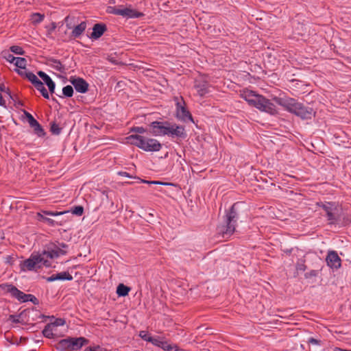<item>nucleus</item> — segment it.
Instances as JSON below:
<instances>
[{
    "mask_svg": "<svg viewBox=\"0 0 351 351\" xmlns=\"http://www.w3.org/2000/svg\"><path fill=\"white\" fill-rule=\"evenodd\" d=\"M147 130L154 136H167L175 141H182L187 137L184 125L169 121H152L149 124Z\"/></svg>",
    "mask_w": 351,
    "mask_h": 351,
    "instance_id": "f257e3e1",
    "label": "nucleus"
},
{
    "mask_svg": "<svg viewBox=\"0 0 351 351\" xmlns=\"http://www.w3.org/2000/svg\"><path fill=\"white\" fill-rule=\"evenodd\" d=\"M65 254V251L58 247L49 248L42 253H33L29 258L21 263V270L37 271L43 267H49L53 259Z\"/></svg>",
    "mask_w": 351,
    "mask_h": 351,
    "instance_id": "f03ea898",
    "label": "nucleus"
},
{
    "mask_svg": "<svg viewBox=\"0 0 351 351\" xmlns=\"http://www.w3.org/2000/svg\"><path fill=\"white\" fill-rule=\"evenodd\" d=\"M131 143L145 152H158L161 147L160 143L155 139L141 135L132 134L130 136Z\"/></svg>",
    "mask_w": 351,
    "mask_h": 351,
    "instance_id": "7ed1b4c3",
    "label": "nucleus"
},
{
    "mask_svg": "<svg viewBox=\"0 0 351 351\" xmlns=\"http://www.w3.org/2000/svg\"><path fill=\"white\" fill-rule=\"evenodd\" d=\"M88 341L84 337H69L62 339L58 343V348L62 350H78L87 343Z\"/></svg>",
    "mask_w": 351,
    "mask_h": 351,
    "instance_id": "20e7f679",
    "label": "nucleus"
},
{
    "mask_svg": "<svg viewBox=\"0 0 351 351\" xmlns=\"http://www.w3.org/2000/svg\"><path fill=\"white\" fill-rule=\"evenodd\" d=\"M236 219L237 213L234 211V206H232L226 216V225L219 228V232L223 234V237H228L234 232Z\"/></svg>",
    "mask_w": 351,
    "mask_h": 351,
    "instance_id": "39448f33",
    "label": "nucleus"
},
{
    "mask_svg": "<svg viewBox=\"0 0 351 351\" xmlns=\"http://www.w3.org/2000/svg\"><path fill=\"white\" fill-rule=\"evenodd\" d=\"M74 20V17L71 18L69 16H67L64 19L66 28L72 29L71 36L74 38H79L86 30L87 24L86 21H82L80 23L75 25Z\"/></svg>",
    "mask_w": 351,
    "mask_h": 351,
    "instance_id": "423d86ee",
    "label": "nucleus"
},
{
    "mask_svg": "<svg viewBox=\"0 0 351 351\" xmlns=\"http://www.w3.org/2000/svg\"><path fill=\"white\" fill-rule=\"evenodd\" d=\"M252 107L272 115L277 113L276 106L269 99L261 95L258 96Z\"/></svg>",
    "mask_w": 351,
    "mask_h": 351,
    "instance_id": "0eeeda50",
    "label": "nucleus"
},
{
    "mask_svg": "<svg viewBox=\"0 0 351 351\" xmlns=\"http://www.w3.org/2000/svg\"><path fill=\"white\" fill-rule=\"evenodd\" d=\"M176 100V117L182 121L187 122L190 121L194 123L193 118L189 111L185 107V102L182 98L181 101L178 97L175 98Z\"/></svg>",
    "mask_w": 351,
    "mask_h": 351,
    "instance_id": "6e6552de",
    "label": "nucleus"
},
{
    "mask_svg": "<svg viewBox=\"0 0 351 351\" xmlns=\"http://www.w3.org/2000/svg\"><path fill=\"white\" fill-rule=\"evenodd\" d=\"M275 101L279 106H282L287 111L290 113L293 114L295 111V109L298 106L300 102H298L296 99L291 97H276Z\"/></svg>",
    "mask_w": 351,
    "mask_h": 351,
    "instance_id": "1a4fd4ad",
    "label": "nucleus"
},
{
    "mask_svg": "<svg viewBox=\"0 0 351 351\" xmlns=\"http://www.w3.org/2000/svg\"><path fill=\"white\" fill-rule=\"evenodd\" d=\"M323 210L326 212L328 217V220L330 223H335L337 220V216L339 213V208L335 204L332 202L321 203L319 204Z\"/></svg>",
    "mask_w": 351,
    "mask_h": 351,
    "instance_id": "9d476101",
    "label": "nucleus"
},
{
    "mask_svg": "<svg viewBox=\"0 0 351 351\" xmlns=\"http://www.w3.org/2000/svg\"><path fill=\"white\" fill-rule=\"evenodd\" d=\"M293 114L300 117L302 119L308 120L311 119L313 117H314L315 112L311 107L304 106L303 104L300 103Z\"/></svg>",
    "mask_w": 351,
    "mask_h": 351,
    "instance_id": "9b49d317",
    "label": "nucleus"
},
{
    "mask_svg": "<svg viewBox=\"0 0 351 351\" xmlns=\"http://www.w3.org/2000/svg\"><path fill=\"white\" fill-rule=\"evenodd\" d=\"M327 265L332 269H337L341 265V260L335 251H329L326 258Z\"/></svg>",
    "mask_w": 351,
    "mask_h": 351,
    "instance_id": "f8f14e48",
    "label": "nucleus"
},
{
    "mask_svg": "<svg viewBox=\"0 0 351 351\" xmlns=\"http://www.w3.org/2000/svg\"><path fill=\"white\" fill-rule=\"evenodd\" d=\"M29 125L34 129L35 134L39 136H43L45 132L38 121L28 112H24Z\"/></svg>",
    "mask_w": 351,
    "mask_h": 351,
    "instance_id": "ddd939ff",
    "label": "nucleus"
},
{
    "mask_svg": "<svg viewBox=\"0 0 351 351\" xmlns=\"http://www.w3.org/2000/svg\"><path fill=\"white\" fill-rule=\"evenodd\" d=\"M70 82L75 90L80 93H86L88 90V82L82 77H72Z\"/></svg>",
    "mask_w": 351,
    "mask_h": 351,
    "instance_id": "4468645a",
    "label": "nucleus"
},
{
    "mask_svg": "<svg viewBox=\"0 0 351 351\" xmlns=\"http://www.w3.org/2000/svg\"><path fill=\"white\" fill-rule=\"evenodd\" d=\"M107 30L106 25L103 23H95L93 27V32L89 38L93 40H98Z\"/></svg>",
    "mask_w": 351,
    "mask_h": 351,
    "instance_id": "2eb2a0df",
    "label": "nucleus"
},
{
    "mask_svg": "<svg viewBox=\"0 0 351 351\" xmlns=\"http://www.w3.org/2000/svg\"><path fill=\"white\" fill-rule=\"evenodd\" d=\"M8 291L12 294V296L15 297L19 301L25 302H27L29 298H32L33 295L31 294H25L23 292L21 291L15 287L8 285Z\"/></svg>",
    "mask_w": 351,
    "mask_h": 351,
    "instance_id": "dca6fc26",
    "label": "nucleus"
},
{
    "mask_svg": "<svg viewBox=\"0 0 351 351\" xmlns=\"http://www.w3.org/2000/svg\"><path fill=\"white\" fill-rule=\"evenodd\" d=\"M258 95L253 90H247L241 93V97L247 101L250 106H252Z\"/></svg>",
    "mask_w": 351,
    "mask_h": 351,
    "instance_id": "f3484780",
    "label": "nucleus"
},
{
    "mask_svg": "<svg viewBox=\"0 0 351 351\" xmlns=\"http://www.w3.org/2000/svg\"><path fill=\"white\" fill-rule=\"evenodd\" d=\"M151 343L165 351H168L169 350L171 345V343H169L165 338L160 337H153Z\"/></svg>",
    "mask_w": 351,
    "mask_h": 351,
    "instance_id": "a211bd4d",
    "label": "nucleus"
},
{
    "mask_svg": "<svg viewBox=\"0 0 351 351\" xmlns=\"http://www.w3.org/2000/svg\"><path fill=\"white\" fill-rule=\"evenodd\" d=\"M73 279L72 276L66 271L60 272L56 274H53L50 277L47 278V281L49 282H53L55 280H71Z\"/></svg>",
    "mask_w": 351,
    "mask_h": 351,
    "instance_id": "6ab92c4d",
    "label": "nucleus"
},
{
    "mask_svg": "<svg viewBox=\"0 0 351 351\" xmlns=\"http://www.w3.org/2000/svg\"><path fill=\"white\" fill-rule=\"evenodd\" d=\"M48 64L49 66L60 73H64L65 71V66L58 59L54 58H49Z\"/></svg>",
    "mask_w": 351,
    "mask_h": 351,
    "instance_id": "aec40b11",
    "label": "nucleus"
},
{
    "mask_svg": "<svg viewBox=\"0 0 351 351\" xmlns=\"http://www.w3.org/2000/svg\"><path fill=\"white\" fill-rule=\"evenodd\" d=\"M144 14L141 12H138L132 8H125V14L124 16L125 19H138L143 16Z\"/></svg>",
    "mask_w": 351,
    "mask_h": 351,
    "instance_id": "412c9836",
    "label": "nucleus"
},
{
    "mask_svg": "<svg viewBox=\"0 0 351 351\" xmlns=\"http://www.w3.org/2000/svg\"><path fill=\"white\" fill-rule=\"evenodd\" d=\"M25 77L36 87L39 84L42 82L41 80H40L37 75H36L33 72L29 71L27 73H25Z\"/></svg>",
    "mask_w": 351,
    "mask_h": 351,
    "instance_id": "4be33fe9",
    "label": "nucleus"
},
{
    "mask_svg": "<svg viewBox=\"0 0 351 351\" xmlns=\"http://www.w3.org/2000/svg\"><path fill=\"white\" fill-rule=\"evenodd\" d=\"M54 328L53 324H48L43 330V335L49 339L53 338Z\"/></svg>",
    "mask_w": 351,
    "mask_h": 351,
    "instance_id": "5701e85b",
    "label": "nucleus"
},
{
    "mask_svg": "<svg viewBox=\"0 0 351 351\" xmlns=\"http://www.w3.org/2000/svg\"><path fill=\"white\" fill-rule=\"evenodd\" d=\"M130 291V287L124 285L123 284H119L117 288V294L119 296H126L128 295Z\"/></svg>",
    "mask_w": 351,
    "mask_h": 351,
    "instance_id": "b1692460",
    "label": "nucleus"
},
{
    "mask_svg": "<svg viewBox=\"0 0 351 351\" xmlns=\"http://www.w3.org/2000/svg\"><path fill=\"white\" fill-rule=\"evenodd\" d=\"M198 95L201 97L205 95L208 93L207 85L205 83H199L195 85Z\"/></svg>",
    "mask_w": 351,
    "mask_h": 351,
    "instance_id": "393cba45",
    "label": "nucleus"
},
{
    "mask_svg": "<svg viewBox=\"0 0 351 351\" xmlns=\"http://www.w3.org/2000/svg\"><path fill=\"white\" fill-rule=\"evenodd\" d=\"M14 64L21 69H25L27 65V60L25 58L16 57Z\"/></svg>",
    "mask_w": 351,
    "mask_h": 351,
    "instance_id": "a878e982",
    "label": "nucleus"
},
{
    "mask_svg": "<svg viewBox=\"0 0 351 351\" xmlns=\"http://www.w3.org/2000/svg\"><path fill=\"white\" fill-rule=\"evenodd\" d=\"M38 91H39L42 96L47 99H49V94L47 91V90L45 88L43 82H42L40 84H39L37 86L35 87Z\"/></svg>",
    "mask_w": 351,
    "mask_h": 351,
    "instance_id": "bb28decb",
    "label": "nucleus"
},
{
    "mask_svg": "<svg viewBox=\"0 0 351 351\" xmlns=\"http://www.w3.org/2000/svg\"><path fill=\"white\" fill-rule=\"evenodd\" d=\"M62 95L64 97H71L73 95V87L72 85H66L62 88Z\"/></svg>",
    "mask_w": 351,
    "mask_h": 351,
    "instance_id": "cd10ccee",
    "label": "nucleus"
},
{
    "mask_svg": "<svg viewBox=\"0 0 351 351\" xmlns=\"http://www.w3.org/2000/svg\"><path fill=\"white\" fill-rule=\"evenodd\" d=\"M38 76H39L43 81V84H47L48 82L52 80L51 77L43 71L37 72Z\"/></svg>",
    "mask_w": 351,
    "mask_h": 351,
    "instance_id": "c85d7f7f",
    "label": "nucleus"
},
{
    "mask_svg": "<svg viewBox=\"0 0 351 351\" xmlns=\"http://www.w3.org/2000/svg\"><path fill=\"white\" fill-rule=\"evenodd\" d=\"M10 51L16 55H24L25 51L23 49L18 45H12L10 47Z\"/></svg>",
    "mask_w": 351,
    "mask_h": 351,
    "instance_id": "c756f323",
    "label": "nucleus"
},
{
    "mask_svg": "<svg viewBox=\"0 0 351 351\" xmlns=\"http://www.w3.org/2000/svg\"><path fill=\"white\" fill-rule=\"evenodd\" d=\"M44 19V15L38 12L33 13L32 15V23L34 24H38Z\"/></svg>",
    "mask_w": 351,
    "mask_h": 351,
    "instance_id": "7c9ffc66",
    "label": "nucleus"
},
{
    "mask_svg": "<svg viewBox=\"0 0 351 351\" xmlns=\"http://www.w3.org/2000/svg\"><path fill=\"white\" fill-rule=\"evenodd\" d=\"M50 130L53 134L58 135L61 132V128L60 126L55 122H53L51 124Z\"/></svg>",
    "mask_w": 351,
    "mask_h": 351,
    "instance_id": "2f4dec72",
    "label": "nucleus"
},
{
    "mask_svg": "<svg viewBox=\"0 0 351 351\" xmlns=\"http://www.w3.org/2000/svg\"><path fill=\"white\" fill-rule=\"evenodd\" d=\"M139 336L145 341L152 342L154 337H152L147 331L142 330L139 332Z\"/></svg>",
    "mask_w": 351,
    "mask_h": 351,
    "instance_id": "473e14b6",
    "label": "nucleus"
},
{
    "mask_svg": "<svg viewBox=\"0 0 351 351\" xmlns=\"http://www.w3.org/2000/svg\"><path fill=\"white\" fill-rule=\"evenodd\" d=\"M42 213H43L42 212L38 213V219L39 220L47 221L49 224H50L51 226L55 225V221L54 220H53L51 219H49V218H47V217H45L43 215Z\"/></svg>",
    "mask_w": 351,
    "mask_h": 351,
    "instance_id": "72a5a7b5",
    "label": "nucleus"
},
{
    "mask_svg": "<svg viewBox=\"0 0 351 351\" xmlns=\"http://www.w3.org/2000/svg\"><path fill=\"white\" fill-rule=\"evenodd\" d=\"M83 212L84 208L82 206H75L71 210L72 214L77 216H81L83 214Z\"/></svg>",
    "mask_w": 351,
    "mask_h": 351,
    "instance_id": "f704fd0d",
    "label": "nucleus"
},
{
    "mask_svg": "<svg viewBox=\"0 0 351 351\" xmlns=\"http://www.w3.org/2000/svg\"><path fill=\"white\" fill-rule=\"evenodd\" d=\"M3 57L4 58L10 63L11 64H14V61L16 60V57H14L13 55H12L11 53H9L8 52H3Z\"/></svg>",
    "mask_w": 351,
    "mask_h": 351,
    "instance_id": "c9c22d12",
    "label": "nucleus"
},
{
    "mask_svg": "<svg viewBox=\"0 0 351 351\" xmlns=\"http://www.w3.org/2000/svg\"><path fill=\"white\" fill-rule=\"evenodd\" d=\"M132 131L135 132L138 134V135H140L141 134H144L147 131L148 132V130H147V128L146 129L141 126H137V127H134L132 129Z\"/></svg>",
    "mask_w": 351,
    "mask_h": 351,
    "instance_id": "e433bc0d",
    "label": "nucleus"
},
{
    "mask_svg": "<svg viewBox=\"0 0 351 351\" xmlns=\"http://www.w3.org/2000/svg\"><path fill=\"white\" fill-rule=\"evenodd\" d=\"M46 86L48 87L49 91L51 93H54L56 89V83L53 81V80L48 82Z\"/></svg>",
    "mask_w": 351,
    "mask_h": 351,
    "instance_id": "4c0bfd02",
    "label": "nucleus"
},
{
    "mask_svg": "<svg viewBox=\"0 0 351 351\" xmlns=\"http://www.w3.org/2000/svg\"><path fill=\"white\" fill-rule=\"evenodd\" d=\"M65 324V321L63 319L58 318L56 319L53 323H51L50 324L53 325V328H55L57 326H63Z\"/></svg>",
    "mask_w": 351,
    "mask_h": 351,
    "instance_id": "58836bf2",
    "label": "nucleus"
},
{
    "mask_svg": "<svg viewBox=\"0 0 351 351\" xmlns=\"http://www.w3.org/2000/svg\"><path fill=\"white\" fill-rule=\"evenodd\" d=\"M118 9H119V8L117 7V6H109L108 8V12L110 14L117 15V14H118V12H118Z\"/></svg>",
    "mask_w": 351,
    "mask_h": 351,
    "instance_id": "ea45409f",
    "label": "nucleus"
},
{
    "mask_svg": "<svg viewBox=\"0 0 351 351\" xmlns=\"http://www.w3.org/2000/svg\"><path fill=\"white\" fill-rule=\"evenodd\" d=\"M84 351H106L105 349L101 347H89L86 348Z\"/></svg>",
    "mask_w": 351,
    "mask_h": 351,
    "instance_id": "a19ab883",
    "label": "nucleus"
},
{
    "mask_svg": "<svg viewBox=\"0 0 351 351\" xmlns=\"http://www.w3.org/2000/svg\"><path fill=\"white\" fill-rule=\"evenodd\" d=\"M168 351H186L182 348H179L176 345L171 344L169 347V350Z\"/></svg>",
    "mask_w": 351,
    "mask_h": 351,
    "instance_id": "79ce46f5",
    "label": "nucleus"
},
{
    "mask_svg": "<svg viewBox=\"0 0 351 351\" xmlns=\"http://www.w3.org/2000/svg\"><path fill=\"white\" fill-rule=\"evenodd\" d=\"M118 14L117 15L121 16L123 18H124L125 14V8L123 5L120 6L118 9Z\"/></svg>",
    "mask_w": 351,
    "mask_h": 351,
    "instance_id": "37998d69",
    "label": "nucleus"
},
{
    "mask_svg": "<svg viewBox=\"0 0 351 351\" xmlns=\"http://www.w3.org/2000/svg\"><path fill=\"white\" fill-rule=\"evenodd\" d=\"M0 91L6 94H10V89L7 88L3 84H0Z\"/></svg>",
    "mask_w": 351,
    "mask_h": 351,
    "instance_id": "c03bdc74",
    "label": "nucleus"
},
{
    "mask_svg": "<svg viewBox=\"0 0 351 351\" xmlns=\"http://www.w3.org/2000/svg\"><path fill=\"white\" fill-rule=\"evenodd\" d=\"M15 71H16V73L22 76V77H25V73L29 72V71H27L25 69V71H21V70H19V69H15Z\"/></svg>",
    "mask_w": 351,
    "mask_h": 351,
    "instance_id": "a18cd8bd",
    "label": "nucleus"
},
{
    "mask_svg": "<svg viewBox=\"0 0 351 351\" xmlns=\"http://www.w3.org/2000/svg\"><path fill=\"white\" fill-rule=\"evenodd\" d=\"M141 182L147 183V184H162L161 182H160L158 181H148V180H141Z\"/></svg>",
    "mask_w": 351,
    "mask_h": 351,
    "instance_id": "49530a36",
    "label": "nucleus"
},
{
    "mask_svg": "<svg viewBox=\"0 0 351 351\" xmlns=\"http://www.w3.org/2000/svg\"><path fill=\"white\" fill-rule=\"evenodd\" d=\"M117 174L127 178H134L132 176L130 175L128 173L125 171H119L117 172Z\"/></svg>",
    "mask_w": 351,
    "mask_h": 351,
    "instance_id": "de8ad7c7",
    "label": "nucleus"
},
{
    "mask_svg": "<svg viewBox=\"0 0 351 351\" xmlns=\"http://www.w3.org/2000/svg\"><path fill=\"white\" fill-rule=\"evenodd\" d=\"M0 106H5V101L3 99L1 94L0 93Z\"/></svg>",
    "mask_w": 351,
    "mask_h": 351,
    "instance_id": "09e8293b",
    "label": "nucleus"
},
{
    "mask_svg": "<svg viewBox=\"0 0 351 351\" xmlns=\"http://www.w3.org/2000/svg\"><path fill=\"white\" fill-rule=\"evenodd\" d=\"M14 106L16 107V108H19V107H21L23 106V103L20 101V100H18L17 101H15V104Z\"/></svg>",
    "mask_w": 351,
    "mask_h": 351,
    "instance_id": "8fccbe9b",
    "label": "nucleus"
},
{
    "mask_svg": "<svg viewBox=\"0 0 351 351\" xmlns=\"http://www.w3.org/2000/svg\"><path fill=\"white\" fill-rule=\"evenodd\" d=\"M42 213L45 215L53 216V212L52 211H48V210H42Z\"/></svg>",
    "mask_w": 351,
    "mask_h": 351,
    "instance_id": "3c124183",
    "label": "nucleus"
},
{
    "mask_svg": "<svg viewBox=\"0 0 351 351\" xmlns=\"http://www.w3.org/2000/svg\"><path fill=\"white\" fill-rule=\"evenodd\" d=\"M69 213V211H63V212H53V217L62 215L64 213Z\"/></svg>",
    "mask_w": 351,
    "mask_h": 351,
    "instance_id": "603ef678",
    "label": "nucleus"
},
{
    "mask_svg": "<svg viewBox=\"0 0 351 351\" xmlns=\"http://www.w3.org/2000/svg\"><path fill=\"white\" fill-rule=\"evenodd\" d=\"M56 23L53 22L51 23V27H50V29L49 30V32H51L54 31L56 29Z\"/></svg>",
    "mask_w": 351,
    "mask_h": 351,
    "instance_id": "864d4df0",
    "label": "nucleus"
},
{
    "mask_svg": "<svg viewBox=\"0 0 351 351\" xmlns=\"http://www.w3.org/2000/svg\"><path fill=\"white\" fill-rule=\"evenodd\" d=\"M308 342L311 343H313V344H317L318 343V341L317 339H313V338H310L309 340H308Z\"/></svg>",
    "mask_w": 351,
    "mask_h": 351,
    "instance_id": "5fc2aeb1",
    "label": "nucleus"
},
{
    "mask_svg": "<svg viewBox=\"0 0 351 351\" xmlns=\"http://www.w3.org/2000/svg\"><path fill=\"white\" fill-rule=\"evenodd\" d=\"M10 319L12 320L13 322H18L19 320L16 319V317L14 315H11L10 317Z\"/></svg>",
    "mask_w": 351,
    "mask_h": 351,
    "instance_id": "6e6d98bb",
    "label": "nucleus"
},
{
    "mask_svg": "<svg viewBox=\"0 0 351 351\" xmlns=\"http://www.w3.org/2000/svg\"><path fill=\"white\" fill-rule=\"evenodd\" d=\"M334 350L335 351H351V350H343V349H341V348H335Z\"/></svg>",
    "mask_w": 351,
    "mask_h": 351,
    "instance_id": "4d7b16f0",
    "label": "nucleus"
},
{
    "mask_svg": "<svg viewBox=\"0 0 351 351\" xmlns=\"http://www.w3.org/2000/svg\"><path fill=\"white\" fill-rule=\"evenodd\" d=\"M7 95L9 96L10 99L14 100V98L15 97V96L12 95L10 91V94H7Z\"/></svg>",
    "mask_w": 351,
    "mask_h": 351,
    "instance_id": "13d9d810",
    "label": "nucleus"
},
{
    "mask_svg": "<svg viewBox=\"0 0 351 351\" xmlns=\"http://www.w3.org/2000/svg\"><path fill=\"white\" fill-rule=\"evenodd\" d=\"M29 299H31V298ZM36 300H37V299L34 295H33V298H32V300H28V301H32L34 303H36Z\"/></svg>",
    "mask_w": 351,
    "mask_h": 351,
    "instance_id": "bf43d9fd",
    "label": "nucleus"
},
{
    "mask_svg": "<svg viewBox=\"0 0 351 351\" xmlns=\"http://www.w3.org/2000/svg\"><path fill=\"white\" fill-rule=\"evenodd\" d=\"M18 100H19V99H16V97H15L14 98V100H12V101H13L14 104H15V101H17Z\"/></svg>",
    "mask_w": 351,
    "mask_h": 351,
    "instance_id": "052dcab7",
    "label": "nucleus"
}]
</instances>
